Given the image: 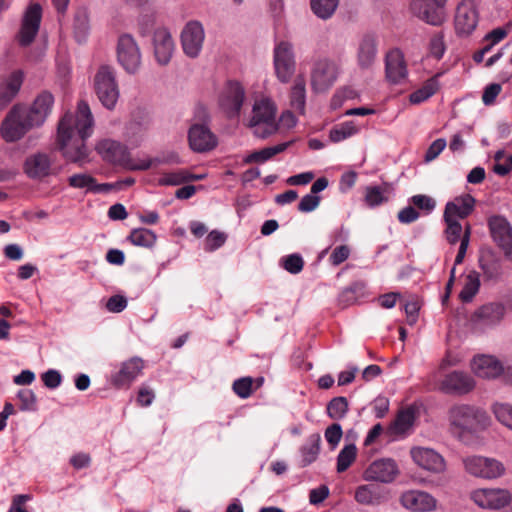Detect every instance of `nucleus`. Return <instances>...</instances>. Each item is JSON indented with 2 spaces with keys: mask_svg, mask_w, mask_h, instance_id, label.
Instances as JSON below:
<instances>
[{
  "mask_svg": "<svg viewBox=\"0 0 512 512\" xmlns=\"http://www.w3.org/2000/svg\"><path fill=\"white\" fill-rule=\"evenodd\" d=\"M94 119L89 105L80 101L75 114L66 113L58 124L59 148L70 162L82 166L88 162L86 140L92 135Z\"/></svg>",
  "mask_w": 512,
  "mask_h": 512,
  "instance_id": "1",
  "label": "nucleus"
},
{
  "mask_svg": "<svg viewBox=\"0 0 512 512\" xmlns=\"http://www.w3.org/2000/svg\"><path fill=\"white\" fill-rule=\"evenodd\" d=\"M448 420L453 431L459 436L464 433H477L490 424V417L486 411L469 404L453 405L448 411Z\"/></svg>",
  "mask_w": 512,
  "mask_h": 512,
  "instance_id": "2",
  "label": "nucleus"
},
{
  "mask_svg": "<svg viewBox=\"0 0 512 512\" xmlns=\"http://www.w3.org/2000/svg\"><path fill=\"white\" fill-rule=\"evenodd\" d=\"M276 114L277 107L270 98L263 97L256 100L249 121V127L253 130L254 135L265 139L276 133L279 128Z\"/></svg>",
  "mask_w": 512,
  "mask_h": 512,
  "instance_id": "3",
  "label": "nucleus"
},
{
  "mask_svg": "<svg viewBox=\"0 0 512 512\" xmlns=\"http://www.w3.org/2000/svg\"><path fill=\"white\" fill-rule=\"evenodd\" d=\"M94 90L101 104L108 110L115 108L120 96L116 71L109 65H102L94 76Z\"/></svg>",
  "mask_w": 512,
  "mask_h": 512,
  "instance_id": "4",
  "label": "nucleus"
},
{
  "mask_svg": "<svg viewBox=\"0 0 512 512\" xmlns=\"http://www.w3.org/2000/svg\"><path fill=\"white\" fill-rule=\"evenodd\" d=\"M35 125L23 111L21 105H15L7 114L1 125V135L7 142L21 139Z\"/></svg>",
  "mask_w": 512,
  "mask_h": 512,
  "instance_id": "5",
  "label": "nucleus"
},
{
  "mask_svg": "<svg viewBox=\"0 0 512 512\" xmlns=\"http://www.w3.org/2000/svg\"><path fill=\"white\" fill-rule=\"evenodd\" d=\"M275 75L281 83H288L296 70V59L292 43L278 42L273 49Z\"/></svg>",
  "mask_w": 512,
  "mask_h": 512,
  "instance_id": "6",
  "label": "nucleus"
},
{
  "mask_svg": "<svg viewBox=\"0 0 512 512\" xmlns=\"http://www.w3.org/2000/svg\"><path fill=\"white\" fill-rule=\"evenodd\" d=\"M117 61L128 73L135 74L141 66V51L131 34L124 33L118 38L116 47Z\"/></svg>",
  "mask_w": 512,
  "mask_h": 512,
  "instance_id": "7",
  "label": "nucleus"
},
{
  "mask_svg": "<svg viewBox=\"0 0 512 512\" xmlns=\"http://www.w3.org/2000/svg\"><path fill=\"white\" fill-rule=\"evenodd\" d=\"M443 0H412L411 13L431 26H441L447 19Z\"/></svg>",
  "mask_w": 512,
  "mask_h": 512,
  "instance_id": "8",
  "label": "nucleus"
},
{
  "mask_svg": "<svg viewBox=\"0 0 512 512\" xmlns=\"http://www.w3.org/2000/svg\"><path fill=\"white\" fill-rule=\"evenodd\" d=\"M339 74L338 65L331 59L315 61L311 69V87L314 92L322 93L333 86Z\"/></svg>",
  "mask_w": 512,
  "mask_h": 512,
  "instance_id": "9",
  "label": "nucleus"
},
{
  "mask_svg": "<svg viewBox=\"0 0 512 512\" xmlns=\"http://www.w3.org/2000/svg\"><path fill=\"white\" fill-rule=\"evenodd\" d=\"M467 473L480 478L495 479L505 472L502 462L483 456H469L463 460Z\"/></svg>",
  "mask_w": 512,
  "mask_h": 512,
  "instance_id": "10",
  "label": "nucleus"
},
{
  "mask_svg": "<svg viewBox=\"0 0 512 512\" xmlns=\"http://www.w3.org/2000/svg\"><path fill=\"white\" fill-rule=\"evenodd\" d=\"M205 31L203 25L196 20L189 21L181 32L183 52L189 58H197L203 47Z\"/></svg>",
  "mask_w": 512,
  "mask_h": 512,
  "instance_id": "11",
  "label": "nucleus"
},
{
  "mask_svg": "<svg viewBox=\"0 0 512 512\" xmlns=\"http://www.w3.org/2000/svg\"><path fill=\"white\" fill-rule=\"evenodd\" d=\"M473 502L483 509L499 510L511 501L508 490L500 488H481L471 493Z\"/></svg>",
  "mask_w": 512,
  "mask_h": 512,
  "instance_id": "12",
  "label": "nucleus"
},
{
  "mask_svg": "<svg viewBox=\"0 0 512 512\" xmlns=\"http://www.w3.org/2000/svg\"><path fill=\"white\" fill-rule=\"evenodd\" d=\"M41 18V5L38 3L31 4L24 13L21 28L17 36L21 46L26 47L34 41L40 28Z\"/></svg>",
  "mask_w": 512,
  "mask_h": 512,
  "instance_id": "13",
  "label": "nucleus"
},
{
  "mask_svg": "<svg viewBox=\"0 0 512 512\" xmlns=\"http://www.w3.org/2000/svg\"><path fill=\"white\" fill-rule=\"evenodd\" d=\"M478 12L474 0H462L456 9L455 30L458 35L468 36L477 27Z\"/></svg>",
  "mask_w": 512,
  "mask_h": 512,
  "instance_id": "14",
  "label": "nucleus"
},
{
  "mask_svg": "<svg viewBox=\"0 0 512 512\" xmlns=\"http://www.w3.org/2000/svg\"><path fill=\"white\" fill-rule=\"evenodd\" d=\"M488 226L493 241L503 250L506 256L512 253V226L501 215H494L488 219Z\"/></svg>",
  "mask_w": 512,
  "mask_h": 512,
  "instance_id": "15",
  "label": "nucleus"
},
{
  "mask_svg": "<svg viewBox=\"0 0 512 512\" xmlns=\"http://www.w3.org/2000/svg\"><path fill=\"white\" fill-rule=\"evenodd\" d=\"M399 474V468L395 460L381 458L373 461L364 471L363 478L366 481L391 483Z\"/></svg>",
  "mask_w": 512,
  "mask_h": 512,
  "instance_id": "16",
  "label": "nucleus"
},
{
  "mask_svg": "<svg viewBox=\"0 0 512 512\" xmlns=\"http://www.w3.org/2000/svg\"><path fill=\"white\" fill-rule=\"evenodd\" d=\"M378 55V42L374 34L362 35L356 45V62L362 71L370 70L376 62Z\"/></svg>",
  "mask_w": 512,
  "mask_h": 512,
  "instance_id": "17",
  "label": "nucleus"
},
{
  "mask_svg": "<svg viewBox=\"0 0 512 512\" xmlns=\"http://www.w3.org/2000/svg\"><path fill=\"white\" fill-rule=\"evenodd\" d=\"M24 172L32 180H42L54 174L53 161L46 153H33L24 162Z\"/></svg>",
  "mask_w": 512,
  "mask_h": 512,
  "instance_id": "18",
  "label": "nucleus"
},
{
  "mask_svg": "<svg viewBox=\"0 0 512 512\" xmlns=\"http://www.w3.org/2000/svg\"><path fill=\"white\" fill-rule=\"evenodd\" d=\"M190 148L198 153L214 149L217 146V137L207 125L194 123L188 131Z\"/></svg>",
  "mask_w": 512,
  "mask_h": 512,
  "instance_id": "19",
  "label": "nucleus"
},
{
  "mask_svg": "<svg viewBox=\"0 0 512 512\" xmlns=\"http://www.w3.org/2000/svg\"><path fill=\"white\" fill-rule=\"evenodd\" d=\"M54 96L49 91L41 92L30 107L22 106L35 127L41 126L51 113Z\"/></svg>",
  "mask_w": 512,
  "mask_h": 512,
  "instance_id": "20",
  "label": "nucleus"
},
{
  "mask_svg": "<svg viewBox=\"0 0 512 512\" xmlns=\"http://www.w3.org/2000/svg\"><path fill=\"white\" fill-rule=\"evenodd\" d=\"M153 47L156 61L160 65H167L173 55L175 44L170 31L165 27L155 29L153 33Z\"/></svg>",
  "mask_w": 512,
  "mask_h": 512,
  "instance_id": "21",
  "label": "nucleus"
},
{
  "mask_svg": "<svg viewBox=\"0 0 512 512\" xmlns=\"http://www.w3.org/2000/svg\"><path fill=\"white\" fill-rule=\"evenodd\" d=\"M401 505L412 512H429L436 507L435 498L421 490H407L400 496Z\"/></svg>",
  "mask_w": 512,
  "mask_h": 512,
  "instance_id": "22",
  "label": "nucleus"
},
{
  "mask_svg": "<svg viewBox=\"0 0 512 512\" xmlns=\"http://www.w3.org/2000/svg\"><path fill=\"white\" fill-rule=\"evenodd\" d=\"M503 363L493 355L480 354L473 357L471 369L483 379H496L503 372Z\"/></svg>",
  "mask_w": 512,
  "mask_h": 512,
  "instance_id": "23",
  "label": "nucleus"
},
{
  "mask_svg": "<svg viewBox=\"0 0 512 512\" xmlns=\"http://www.w3.org/2000/svg\"><path fill=\"white\" fill-rule=\"evenodd\" d=\"M144 367L140 357H132L124 361L120 369L111 375V384L116 388L128 387L142 372Z\"/></svg>",
  "mask_w": 512,
  "mask_h": 512,
  "instance_id": "24",
  "label": "nucleus"
},
{
  "mask_svg": "<svg viewBox=\"0 0 512 512\" xmlns=\"http://www.w3.org/2000/svg\"><path fill=\"white\" fill-rule=\"evenodd\" d=\"M385 73L387 80L392 84H401L408 77V70L403 53L399 49H392L385 58Z\"/></svg>",
  "mask_w": 512,
  "mask_h": 512,
  "instance_id": "25",
  "label": "nucleus"
},
{
  "mask_svg": "<svg viewBox=\"0 0 512 512\" xmlns=\"http://www.w3.org/2000/svg\"><path fill=\"white\" fill-rule=\"evenodd\" d=\"M244 97L245 91L242 85L239 82L230 81L220 97V105L230 117L236 116L241 110Z\"/></svg>",
  "mask_w": 512,
  "mask_h": 512,
  "instance_id": "26",
  "label": "nucleus"
},
{
  "mask_svg": "<svg viewBox=\"0 0 512 512\" xmlns=\"http://www.w3.org/2000/svg\"><path fill=\"white\" fill-rule=\"evenodd\" d=\"M410 455L414 463L425 470L439 473L445 468L444 458L431 448L413 447Z\"/></svg>",
  "mask_w": 512,
  "mask_h": 512,
  "instance_id": "27",
  "label": "nucleus"
},
{
  "mask_svg": "<svg viewBox=\"0 0 512 512\" xmlns=\"http://www.w3.org/2000/svg\"><path fill=\"white\" fill-rule=\"evenodd\" d=\"M440 387L445 393L463 395L474 389L475 381L465 372L453 371L444 377Z\"/></svg>",
  "mask_w": 512,
  "mask_h": 512,
  "instance_id": "28",
  "label": "nucleus"
},
{
  "mask_svg": "<svg viewBox=\"0 0 512 512\" xmlns=\"http://www.w3.org/2000/svg\"><path fill=\"white\" fill-rule=\"evenodd\" d=\"M97 152L101 157L112 164L126 165L129 160L127 147L118 141L111 139L101 140L96 145Z\"/></svg>",
  "mask_w": 512,
  "mask_h": 512,
  "instance_id": "29",
  "label": "nucleus"
},
{
  "mask_svg": "<svg viewBox=\"0 0 512 512\" xmlns=\"http://www.w3.org/2000/svg\"><path fill=\"white\" fill-rule=\"evenodd\" d=\"M506 307L501 302H490L479 307L474 313V320L477 324L494 327L498 325L505 316Z\"/></svg>",
  "mask_w": 512,
  "mask_h": 512,
  "instance_id": "30",
  "label": "nucleus"
},
{
  "mask_svg": "<svg viewBox=\"0 0 512 512\" xmlns=\"http://www.w3.org/2000/svg\"><path fill=\"white\" fill-rule=\"evenodd\" d=\"M68 184L74 189H85L86 193H108L115 185L112 183L98 184L96 179L88 173H76L68 177Z\"/></svg>",
  "mask_w": 512,
  "mask_h": 512,
  "instance_id": "31",
  "label": "nucleus"
},
{
  "mask_svg": "<svg viewBox=\"0 0 512 512\" xmlns=\"http://www.w3.org/2000/svg\"><path fill=\"white\" fill-rule=\"evenodd\" d=\"M478 263L484 281L497 283L502 280L504 275L503 262L495 254L491 252L481 254Z\"/></svg>",
  "mask_w": 512,
  "mask_h": 512,
  "instance_id": "32",
  "label": "nucleus"
},
{
  "mask_svg": "<svg viewBox=\"0 0 512 512\" xmlns=\"http://www.w3.org/2000/svg\"><path fill=\"white\" fill-rule=\"evenodd\" d=\"M24 79L21 70L13 71L0 85V110L4 109L19 92Z\"/></svg>",
  "mask_w": 512,
  "mask_h": 512,
  "instance_id": "33",
  "label": "nucleus"
},
{
  "mask_svg": "<svg viewBox=\"0 0 512 512\" xmlns=\"http://www.w3.org/2000/svg\"><path fill=\"white\" fill-rule=\"evenodd\" d=\"M475 199L470 194L455 198L445 206L444 218H466L474 209Z\"/></svg>",
  "mask_w": 512,
  "mask_h": 512,
  "instance_id": "34",
  "label": "nucleus"
},
{
  "mask_svg": "<svg viewBox=\"0 0 512 512\" xmlns=\"http://www.w3.org/2000/svg\"><path fill=\"white\" fill-rule=\"evenodd\" d=\"M289 99L291 108L303 115L306 107V80L303 75H297L294 79Z\"/></svg>",
  "mask_w": 512,
  "mask_h": 512,
  "instance_id": "35",
  "label": "nucleus"
},
{
  "mask_svg": "<svg viewBox=\"0 0 512 512\" xmlns=\"http://www.w3.org/2000/svg\"><path fill=\"white\" fill-rule=\"evenodd\" d=\"M321 437L318 433L310 435L300 448V466L307 467L316 461L320 453Z\"/></svg>",
  "mask_w": 512,
  "mask_h": 512,
  "instance_id": "36",
  "label": "nucleus"
},
{
  "mask_svg": "<svg viewBox=\"0 0 512 512\" xmlns=\"http://www.w3.org/2000/svg\"><path fill=\"white\" fill-rule=\"evenodd\" d=\"M414 421L415 413L413 409L401 410L391 424L390 431L394 435H406L411 431Z\"/></svg>",
  "mask_w": 512,
  "mask_h": 512,
  "instance_id": "37",
  "label": "nucleus"
},
{
  "mask_svg": "<svg viewBox=\"0 0 512 512\" xmlns=\"http://www.w3.org/2000/svg\"><path fill=\"white\" fill-rule=\"evenodd\" d=\"M74 37L78 43H84L90 32L89 14L87 9L80 8L74 15Z\"/></svg>",
  "mask_w": 512,
  "mask_h": 512,
  "instance_id": "38",
  "label": "nucleus"
},
{
  "mask_svg": "<svg viewBox=\"0 0 512 512\" xmlns=\"http://www.w3.org/2000/svg\"><path fill=\"white\" fill-rule=\"evenodd\" d=\"M438 76L439 74L429 78L419 89L412 92L409 96L410 102L420 104L433 96L439 89Z\"/></svg>",
  "mask_w": 512,
  "mask_h": 512,
  "instance_id": "39",
  "label": "nucleus"
},
{
  "mask_svg": "<svg viewBox=\"0 0 512 512\" xmlns=\"http://www.w3.org/2000/svg\"><path fill=\"white\" fill-rule=\"evenodd\" d=\"M480 274L473 270L470 271L465 279L462 290L459 293V298L463 303H469L473 300L480 289Z\"/></svg>",
  "mask_w": 512,
  "mask_h": 512,
  "instance_id": "40",
  "label": "nucleus"
},
{
  "mask_svg": "<svg viewBox=\"0 0 512 512\" xmlns=\"http://www.w3.org/2000/svg\"><path fill=\"white\" fill-rule=\"evenodd\" d=\"M382 499L378 487L371 484L360 485L355 491V500L363 505L379 504Z\"/></svg>",
  "mask_w": 512,
  "mask_h": 512,
  "instance_id": "41",
  "label": "nucleus"
},
{
  "mask_svg": "<svg viewBox=\"0 0 512 512\" xmlns=\"http://www.w3.org/2000/svg\"><path fill=\"white\" fill-rule=\"evenodd\" d=\"M130 242L139 247L152 248L157 240L156 234L147 228H135L128 236Z\"/></svg>",
  "mask_w": 512,
  "mask_h": 512,
  "instance_id": "42",
  "label": "nucleus"
},
{
  "mask_svg": "<svg viewBox=\"0 0 512 512\" xmlns=\"http://www.w3.org/2000/svg\"><path fill=\"white\" fill-rule=\"evenodd\" d=\"M338 5L339 0H310L312 12L322 20L330 19Z\"/></svg>",
  "mask_w": 512,
  "mask_h": 512,
  "instance_id": "43",
  "label": "nucleus"
},
{
  "mask_svg": "<svg viewBox=\"0 0 512 512\" xmlns=\"http://www.w3.org/2000/svg\"><path fill=\"white\" fill-rule=\"evenodd\" d=\"M358 132L359 129L353 121H346L335 125L329 132V138L332 142L338 143L352 137Z\"/></svg>",
  "mask_w": 512,
  "mask_h": 512,
  "instance_id": "44",
  "label": "nucleus"
},
{
  "mask_svg": "<svg viewBox=\"0 0 512 512\" xmlns=\"http://www.w3.org/2000/svg\"><path fill=\"white\" fill-rule=\"evenodd\" d=\"M349 411V404L346 397L338 396L332 398L326 407L327 415L333 420L343 419Z\"/></svg>",
  "mask_w": 512,
  "mask_h": 512,
  "instance_id": "45",
  "label": "nucleus"
},
{
  "mask_svg": "<svg viewBox=\"0 0 512 512\" xmlns=\"http://www.w3.org/2000/svg\"><path fill=\"white\" fill-rule=\"evenodd\" d=\"M357 456L356 445L351 443L345 445L337 456V472L342 473L346 471L350 465L355 461Z\"/></svg>",
  "mask_w": 512,
  "mask_h": 512,
  "instance_id": "46",
  "label": "nucleus"
},
{
  "mask_svg": "<svg viewBox=\"0 0 512 512\" xmlns=\"http://www.w3.org/2000/svg\"><path fill=\"white\" fill-rule=\"evenodd\" d=\"M492 412L502 425L512 430V404L496 402L492 405Z\"/></svg>",
  "mask_w": 512,
  "mask_h": 512,
  "instance_id": "47",
  "label": "nucleus"
},
{
  "mask_svg": "<svg viewBox=\"0 0 512 512\" xmlns=\"http://www.w3.org/2000/svg\"><path fill=\"white\" fill-rule=\"evenodd\" d=\"M20 401L19 409L23 412H35L37 410V397L31 389H21L17 393Z\"/></svg>",
  "mask_w": 512,
  "mask_h": 512,
  "instance_id": "48",
  "label": "nucleus"
},
{
  "mask_svg": "<svg viewBox=\"0 0 512 512\" xmlns=\"http://www.w3.org/2000/svg\"><path fill=\"white\" fill-rule=\"evenodd\" d=\"M444 221L447 225L445 230L447 241L450 244H456L458 241L461 242L463 228L459 221L450 217L444 218Z\"/></svg>",
  "mask_w": 512,
  "mask_h": 512,
  "instance_id": "49",
  "label": "nucleus"
},
{
  "mask_svg": "<svg viewBox=\"0 0 512 512\" xmlns=\"http://www.w3.org/2000/svg\"><path fill=\"white\" fill-rule=\"evenodd\" d=\"M385 190L379 186H368L365 193V201L369 207H376L386 202Z\"/></svg>",
  "mask_w": 512,
  "mask_h": 512,
  "instance_id": "50",
  "label": "nucleus"
},
{
  "mask_svg": "<svg viewBox=\"0 0 512 512\" xmlns=\"http://www.w3.org/2000/svg\"><path fill=\"white\" fill-rule=\"evenodd\" d=\"M282 267L291 274H298L302 271L304 266L303 258L300 254L294 253L288 256L282 257L281 260Z\"/></svg>",
  "mask_w": 512,
  "mask_h": 512,
  "instance_id": "51",
  "label": "nucleus"
},
{
  "mask_svg": "<svg viewBox=\"0 0 512 512\" xmlns=\"http://www.w3.org/2000/svg\"><path fill=\"white\" fill-rule=\"evenodd\" d=\"M253 380L251 377L237 379L233 383V391L242 399L248 398L252 393Z\"/></svg>",
  "mask_w": 512,
  "mask_h": 512,
  "instance_id": "52",
  "label": "nucleus"
},
{
  "mask_svg": "<svg viewBox=\"0 0 512 512\" xmlns=\"http://www.w3.org/2000/svg\"><path fill=\"white\" fill-rule=\"evenodd\" d=\"M291 142H283L275 146L265 147L257 151L259 163H263L271 159L273 156L284 152Z\"/></svg>",
  "mask_w": 512,
  "mask_h": 512,
  "instance_id": "53",
  "label": "nucleus"
},
{
  "mask_svg": "<svg viewBox=\"0 0 512 512\" xmlns=\"http://www.w3.org/2000/svg\"><path fill=\"white\" fill-rule=\"evenodd\" d=\"M188 181L189 177L187 176V171L178 170L164 174V176L160 179V184L177 186Z\"/></svg>",
  "mask_w": 512,
  "mask_h": 512,
  "instance_id": "54",
  "label": "nucleus"
},
{
  "mask_svg": "<svg viewBox=\"0 0 512 512\" xmlns=\"http://www.w3.org/2000/svg\"><path fill=\"white\" fill-rule=\"evenodd\" d=\"M410 202L428 214L431 213L436 207L435 200L432 197L423 194L412 196L410 198Z\"/></svg>",
  "mask_w": 512,
  "mask_h": 512,
  "instance_id": "55",
  "label": "nucleus"
},
{
  "mask_svg": "<svg viewBox=\"0 0 512 512\" xmlns=\"http://www.w3.org/2000/svg\"><path fill=\"white\" fill-rule=\"evenodd\" d=\"M343 435L342 426L339 423H333L325 430L324 436L328 444L334 449L340 442Z\"/></svg>",
  "mask_w": 512,
  "mask_h": 512,
  "instance_id": "56",
  "label": "nucleus"
},
{
  "mask_svg": "<svg viewBox=\"0 0 512 512\" xmlns=\"http://www.w3.org/2000/svg\"><path fill=\"white\" fill-rule=\"evenodd\" d=\"M226 241V235L217 230L211 231L205 240V250L215 251L224 245Z\"/></svg>",
  "mask_w": 512,
  "mask_h": 512,
  "instance_id": "57",
  "label": "nucleus"
},
{
  "mask_svg": "<svg viewBox=\"0 0 512 512\" xmlns=\"http://www.w3.org/2000/svg\"><path fill=\"white\" fill-rule=\"evenodd\" d=\"M41 379L48 389H56L61 385L63 378L58 370L49 369L41 375Z\"/></svg>",
  "mask_w": 512,
  "mask_h": 512,
  "instance_id": "58",
  "label": "nucleus"
},
{
  "mask_svg": "<svg viewBox=\"0 0 512 512\" xmlns=\"http://www.w3.org/2000/svg\"><path fill=\"white\" fill-rule=\"evenodd\" d=\"M447 146V142L444 138H438L431 143V145L426 150L424 160L425 162H431L436 159L439 154L445 149Z\"/></svg>",
  "mask_w": 512,
  "mask_h": 512,
  "instance_id": "59",
  "label": "nucleus"
},
{
  "mask_svg": "<svg viewBox=\"0 0 512 512\" xmlns=\"http://www.w3.org/2000/svg\"><path fill=\"white\" fill-rule=\"evenodd\" d=\"M320 203V197L312 193L306 194L302 197L298 204V210L304 213L314 211Z\"/></svg>",
  "mask_w": 512,
  "mask_h": 512,
  "instance_id": "60",
  "label": "nucleus"
},
{
  "mask_svg": "<svg viewBox=\"0 0 512 512\" xmlns=\"http://www.w3.org/2000/svg\"><path fill=\"white\" fill-rule=\"evenodd\" d=\"M470 235H471V226L467 225L465 228V231L463 233V236L461 238L458 253L455 257V261H454L455 266L460 265L465 258L467 248L469 245V241H470Z\"/></svg>",
  "mask_w": 512,
  "mask_h": 512,
  "instance_id": "61",
  "label": "nucleus"
},
{
  "mask_svg": "<svg viewBox=\"0 0 512 512\" xmlns=\"http://www.w3.org/2000/svg\"><path fill=\"white\" fill-rule=\"evenodd\" d=\"M127 299L122 295H113L106 302V309L111 313H120L127 307Z\"/></svg>",
  "mask_w": 512,
  "mask_h": 512,
  "instance_id": "62",
  "label": "nucleus"
},
{
  "mask_svg": "<svg viewBox=\"0 0 512 512\" xmlns=\"http://www.w3.org/2000/svg\"><path fill=\"white\" fill-rule=\"evenodd\" d=\"M350 255V249L346 245L337 246L330 255V262L334 266H338L348 259Z\"/></svg>",
  "mask_w": 512,
  "mask_h": 512,
  "instance_id": "63",
  "label": "nucleus"
},
{
  "mask_svg": "<svg viewBox=\"0 0 512 512\" xmlns=\"http://www.w3.org/2000/svg\"><path fill=\"white\" fill-rule=\"evenodd\" d=\"M502 87L498 83H492L486 86L482 94L483 103L488 106L494 103L496 97L501 92Z\"/></svg>",
  "mask_w": 512,
  "mask_h": 512,
  "instance_id": "64",
  "label": "nucleus"
}]
</instances>
